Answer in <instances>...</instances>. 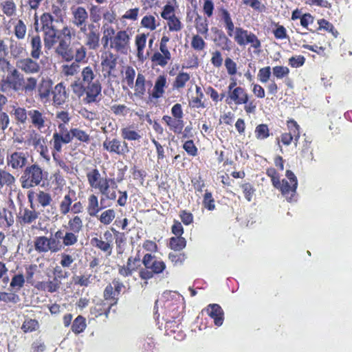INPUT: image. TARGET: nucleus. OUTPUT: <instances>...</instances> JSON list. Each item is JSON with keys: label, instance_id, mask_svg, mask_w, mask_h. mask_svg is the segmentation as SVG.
Segmentation results:
<instances>
[{"label": "nucleus", "instance_id": "473e14b6", "mask_svg": "<svg viewBox=\"0 0 352 352\" xmlns=\"http://www.w3.org/2000/svg\"><path fill=\"white\" fill-rule=\"evenodd\" d=\"M167 87V78L164 75H160L154 84L151 93H149L148 99L151 101L153 99H159L163 97L165 93V89Z\"/></svg>", "mask_w": 352, "mask_h": 352}, {"label": "nucleus", "instance_id": "69168bd1", "mask_svg": "<svg viewBox=\"0 0 352 352\" xmlns=\"http://www.w3.org/2000/svg\"><path fill=\"white\" fill-rule=\"evenodd\" d=\"M214 3L213 0H204L202 5V13L206 18L213 17L214 12Z\"/></svg>", "mask_w": 352, "mask_h": 352}, {"label": "nucleus", "instance_id": "ea45409f", "mask_svg": "<svg viewBox=\"0 0 352 352\" xmlns=\"http://www.w3.org/2000/svg\"><path fill=\"white\" fill-rule=\"evenodd\" d=\"M15 182L16 179L12 173L0 168V191L3 188H11Z\"/></svg>", "mask_w": 352, "mask_h": 352}, {"label": "nucleus", "instance_id": "c85d7f7f", "mask_svg": "<svg viewBox=\"0 0 352 352\" xmlns=\"http://www.w3.org/2000/svg\"><path fill=\"white\" fill-rule=\"evenodd\" d=\"M116 188L117 185L113 178L104 177L101 184L98 186L96 190H98L105 199L115 200L116 198V192L113 190L110 192V188Z\"/></svg>", "mask_w": 352, "mask_h": 352}, {"label": "nucleus", "instance_id": "bf43d9fd", "mask_svg": "<svg viewBox=\"0 0 352 352\" xmlns=\"http://www.w3.org/2000/svg\"><path fill=\"white\" fill-rule=\"evenodd\" d=\"M190 45L196 52H201L206 48V43L199 34H197L192 36Z\"/></svg>", "mask_w": 352, "mask_h": 352}, {"label": "nucleus", "instance_id": "864d4df0", "mask_svg": "<svg viewBox=\"0 0 352 352\" xmlns=\"http://www.w3.org/2000/svg\"><path fill=\"white\" fill-rule=\"evenodd\" d=\"M141 25L150 31H153L157 26L160 25V23L157 21L155 17L152 14L145 15L141 20Z\"/></svg>", "mask_w": 352, "mask_h": 352}, {"label": "nucleus", "instance_id": "603ef678", "mask_svg": "<svg viewBox=\"0 0 352 352\" xmlns=\"http://www.w3.org/2000/svg\"><path fill=\"white\" fill-rule=\"evenodd\" d=\"M25 281V276L22 273L14 274L12 277L10 287L12 290L19 292L23 287Z\"/></svg>", "mask_w": 352, "mask_h": 352}, {"label": "nucleus", "instance_id": "c9c22d12", "mask_svg": "<svg viewBox=\"0 0 352 352\" xmlns=\"http://www.w3.org/2000/svg\"><path fill=\"white\" fill-rule=\"evenodd\" d=\"M76 192L74 190H69L64 195L59 203V211L62 215H66L72 210V204L76 201Z\"/></svg>", "mask_w": 352, "mask_h": 352}, {"label": "nucleus", "instance_id": "680f3d73", "mask_svg": "<svg viewBox=\"0 0 352 352\" xmlns=\"http://www.w3.org/2000/svg\"><path fill=\"white\" fill-rule=\"evenodd\" d=\"M311 144V142L305 140L300 151V157L307 160H312L314 158Z\"/></svg>", "mask_w": 352, "mask_h": 352}, {"label": "nucleus", "instance_id": "3c124183", "mask_svg": "<svg viewBox=\"0 0 352 352\" xmlns=\"http://www.w3.org/2000/svg\"><path fill=\"white\" fill-rule=\"evenodd\" d=\"M39 328L40 324L37 320L28 318L23 321L21 329L24 333H28L36 331Z\"/></svg>", "mask_w": 352, "mask_h": 352}, {"label": "nucleus", "instance_id": "a211bd4d", "mask_svg": "<svg viewBox=\"0 0 352 352\" xmlns=\"http://www.w3.org/2000/svg\"><path fill=\"white\" fill-rule=\"evenodd\" d=\"M67 237H71L74 244L78 241L79 234L83 230V221L81 217L74 215L69 219L67 224L64 226Z\"/></svg>", "mask_w": 352, "mask_h": 352}, {"label": "nucleus", "instance_id": "9b49d317", "mask_svg": "<svg viewBox=\"0 0 352 352\" xmlns=\"http://www.w3.org/2000/svg\"><path fill=\"white\" fill-rule=\"evenodd\" d=\"M73 58L72 60H75L74 62L69 65H63L62 66V72L65 76H74L76 74L80 69L79 63L85 62L87 56V49L84 45H80L79 47L76 49L75 52L72 50Z\"/></svg>", "mask_w": 352, "mask_h": 352}, {"label": "nucleus", "instance_id": "052dcab7", "mask_svg": "<svg viewBox=\"0 0 352 352\" xmlns=\"http://www.w3.org/2000/svg\"><path fill=\"white\" fill-rule=\"evenodd\" d=\"M13 115L17 123L25 124L26 122L28 111L23 107H14Z\"/></svg>", "mask_w": 352, "mask_h": 352}, {"label": "nucleus", "instance_id": "f257e3e1", "mask_svg": "<svg viewBox=\"0 0 352 352\" xmlns=\"http://www.w3.org/2000/svg\"><path fill=\"white\" fill-rule=\"evenodd\" d=\"M40 20L41 30L44 33L45 47L50 49L58 41L55 52L63 60L67 62L72 61L73 54L71 41L74 36V34L72 32V28L65 25L58 31L54 24L56 19L50 12H44L41 14Z\"/></svg>", "mask_w": 352, "mask_h": 352}, {"label": "nucleus", "instance_id": "412c9836", "mask_svg": "<svg viewBox=\"0 0 352 352\" xmlns=\"http://www.w3.org/2000/svg\"><path fill=\"white\" fill-rule=\"evenodd\" d=\"M16 69L26 75L38 74L41 70V66L37 60L30 57L19 58L16 62Z\"/></svg>", "mask_w": 352, "mask_h": 352}, {"label": "nucleus", "instance_id": "ddd939ff", "mask_svg": "<svg viewBox=\"0 0 352 352\" xmlns=\"http://www.w3.org/2000/svg\"><path fill=\"white\" fill-rule=\"evenodd\" d=\"M58 131H55L52 135V138L50 143L52 146V153H61L63 144H67L71 141L67 126L58 125Z\"/></svg>", "mask_w": 352, "mask_h": 352}, {"label": "nucleus", "instance_id": "c756f323", "mask_svg": "<svg viewBox=\"0 0 352 352\" xmlns=\"http://www.w3.org/2000/svg\"><path fill=\"white\" fill-rule=\"evenodd\" d=\"M181 305L182 303L179 297L175 299L167 297L164 304L166 315L171 319L179 318Z\"/></svg>", "mask_w": 352, "mask_h": 352}, {"label": "nucleus", "instance_id": "2f4dec72", "mask_svg": "<svg viewBox=\"0 0 352 352\" xmlns=\"http://www.w3.org/2000/svg\"><path fill=\"white\" fill-rule=\"evenodd\" d=\"M53 81L50 78H43L38 85V96L41 101L50 100L53 91Z\"/></svg>", "mask_w": 352, "mask_h": 352}, {"label": "nucleus", "instance_id": "8fccbe9b", "mask_svg": "<svg viewBox=\"0 0 352 352\" xmlns=\"http://www.w3.org/2000/svg\"><path fill=\"white\" fill-rule=\"evenodd\" d=\"M11 56L14 58H22L27 54L26 49L23 45L18 42H12L10 45Z\"/></svg>", "mask_w": 352, "mask_h": 352}, {"label": "nucleus", "instance_id": "c03bdc74", "mask_svg": "<svg viewBox=\"0 0 352 352\" xmlns=\"http://www.w3.org/2000/svg\"><path fill=\"white\" fill-rule=\"evenodd\" d=\"M14 217L12 212L6 208L0 210V228L6 230L14 223Z\"/></svg>", "mask_w": 352, "mask_h": 352}, {"label": "nucleus", "instance_id": "cd10ccee", "mask_svg": "<svg viewBox=\"0 0 352 352\" xmlns=\"http://www.w3.org/2000/svg\"><path fill=\"white\" fill-rule=\"evenodd\" d=\"M218 16L219 22L226 30L228 36L232 37L236 28L230 12L221 7L218 9Z\"/></svg>", "mask_w": 352, "mask_h": 352}, {"label": "nucleus", "instance_id": "bb28decb", "mask_svg": "<svg viewBox=\"0 0 352 352\" xmlns=\"http://www.w3.org/2000/svg\"><path fill=\"white\" fill-rule=\"evenodd\" d=\"M105 198L101 197L99 202L98 197L94 194H90L87 197V212L90 217H98V214L107 206H103Z\"/></svg>", "mask_w": 352, "mask_h": 352}, {"label": "nucleus", "instance_id": "6e6d98bb", "mask_svg": "<svg viewBox=\"0 0 352 352\" xmlns=\"http://www.w3.org/2000/svg\"><path fill=\"white\" fill-rule=\"evenodd\" d=\"M98 221L104 226H108L116 217V212L113 209H107L96 217Z\"/></svg>", "mask_w": 352, "mask_h": 352}, {"label": "nucleus", "instance_id": "338daca9", "mask_svg": "<svg viewBox=\"0 0 352 352\" xmlns=\"http://www.w3.org/2000/svg\"><path fill=\"white\" fill-rule=\"evenodd\" d=\"M29 145H32L34 148H37L41 144L44 143L43 138L34 130L32 131L28 139Z\"/></svg>", "mask_w": 352, "mask_h": 352}, {"label": "nucleus", "instance_id": "4d7b16f0", "mask_svg": "<svg viewBox=\"0 0 352 352\" xmlns=\"http://www.w3.org/2000/svg\"><path fill=\"white\" fill-rule=\"evenodd\" d=\"M147 36L145 34H137L135 36V46L137 47V56L141 59L143 58L144 50L146 47Z\"/></svg>", "mask_w": 352, "mask_h": 352}, {"label": "nucleus", "instance_id": "9d476101", "mask_svg": "<svg viewBox=\"0 0 352 352\" xmlns=\"http://www.w3.org/2000/svg\"><path fill=\"white\" fill-rule=\"evenodd\" d=\"M234 41L239 46L250 45L254 50H258L261 47V43L257 36L248 30L241 27H236L232 36Z\"/></svg>", "mask_w": 352, "mask_h": 352}, {"label": "nucleus", "instance_id": "4468645a", "mask_svg": "<svg viewBox=\"0 0 352 352\" xmlns=\"http://www.w3.org/2000/svg\"><path fill=\"white\" fill-rule=\"evenodd\" d=\"M58 243L55 239L39 236L35 237L34 247L38 254H46L48 252L55 253L60 250L61 245Z\"/></svg>", "mask_w": 352, "mask_h": 352}, {"label": "nucleus", "instance_id": "72a5a7b5", "mask_svg": "<svg viewBox=\"0 0 352 352\" xmlns=\"http://www.w3.org/2000/svg\"><path fill=\"white\" fill-rule=\"evenodd\" d=\"M207 314L214 320L216 326L220 327L224 320V312L221 307L218 304H210L206 308Z\"/></svg>", "mask_w": 352, "mask_h": 352}, {"label": "nucleus", "instance_id": "393cba45", "mask_svg": "<svg viewBox=\"0 0 352 352\" xmlns=\"http://www.w3.org/2000/svg\"><path fill=\"white\" fill-rule=\"evenodd\" d=\"M31 209L20 207L16 215L18 223L21 226L30 225L34 223L39 217V212L36 211L31 204Z\"/></svg>", "mask_w": 352, "mask_h": 352}, {"label": "nucleus", "instance_id": "5701e85b", "mask_svg": "<svg viewBox=\"0 0 352 352\" xmlns=\"http://www.w3.org/2000/svg\"><path fill=\"white\" fill-rule=\"evenodd\" d=\"M87 30L81 32L85 36V45L89 50H96L100 46L99 27L94 23H89L87 27Z\"/></svg>", "mask_w": 352, "mask_h": 352}, {"label": "nucleus", "instance_id": "37998d69", "mask_svg": "<svg viewBox=\"0 0 352 352\" xmlns=\"http://www.w3.org/2000/svg\"><path fill=\"white\" fill-rule=\"evenodd\" d=\"M206 16L197 14L195 20V27L197 34L207 35L208 32V19Z\"/></svg>", "mask_w": 352, "mask_h": 352}, {"label": "nucleus", "instance_id": "7c9ffc66", "mask_svg": "<svg viewBox=\"0 0 352 352\" xmlns=\"http://www.w3.org/2000/svg\"><path fill=\"white\" fill-rule=\"evenodd\" d=\"M152 82L146 80L145 76L142 73H138L133 84L134 96L140 99H143L146 93V87L151 88Z\"/></svg>", "mask_w": 352, "mask_h": 352}, {"label": "nucleus", "instance_id": "39448f33", "mask_svg": "<svg viewBox=\"0 0 352 352\" xmlns=\"http://www.w3.org/2000/svg\"><path fill=\"white\" fill-rule=\"evenodd\" d=\"M266 175L270 178L272 186L280 192L288 202L294 200L298 187V179L292 170H286V179H283L282 181L280 180L278 173L273 167L266 170Z\"/></svg>", "mask_w": 352, "mask_h": 352}, {"label": "nucleus", "instance_id": "13d9d810", "mask_svg": "<svg viewBox=\"0 0 352 352\" xmlns=\"http://www.w3.org/2000/svg\"><path fill=\"white\" fill-rule=\"evenodd\" d=\"M170 59L171 56L161 54L160 52H155L151 58L153 63L162 67H165Z\"/></svg>", "mask_w": 352, "mask_h": 352}, {"label": "nucleus", "instance_id": "a19ab883", "mask_svg": "<svg viewBox=\"0 0 352 352\" xmlns=\"http://www.w3.org/2000/svg\"><path fill=\"white\" fill-rule=\"evenodd\" d=\"M69 135L71 137V141L74 139L79 141L82 143L88 144L91 141V137L85 131L82 130L79 128H71L68 130Z\"/></svg>", "mask_w": 352, "mask_h": 352}, {"label": "nucleus", "instance_id": "f3484780", "mask_svg": "<svg viewBox=\"0 0 352 352\" xmlns=\"http://www.w3.org/2000/svg\"><path fill=\"white\" fill-rule=\"evenodd\" d=\"M102 147L111 155L119 156H124L129 151L128 144L125 141L122 142L118 138L111 140L107 138L102 143Z\"/></svg>", "mask_w": 352, "mask_h": 352}, {"label": "nucleus", "instance_id": "6ab92c4d", "mask_svg": "<svg viewBox=\"0 0 352 352\" xmlns=\"http://www.w3.org/2000/svg\"><path fill=\"white\" fill-rule=\"evenodd\" d=\"M257 78L263 84H267L266 88L269 94L276 96L278 91V87L274 78H271V67L265 66L259 69Z\"/></svg>", "mask_w": 352, "mask_h": 352}, {"label": "nucleus", "instance_id": "de8ad7c7", "mask_svg": "<svg viewBox=\"0 0 352 352\" xmlns=\"http://www.w3.org/2000/svg\"><path fill=\"white\" fill-rule=\"evenodd\" d=\"M186 240L182 236H172L169 239L168 247L175 252H180L186 246Z\"/></svg>", "mask_w": 352, "mask_h": 352}, {"label": "nucleus", "instance_id": "aec40b11", "mask_svg": "<svg viewBox=\"0 0 352 352\" xmlns=\"http://www.w3.org/2000/svg\"><path fill=\"white\" fill-rule=\"evenodd\" d=\"M140 250H138L135 256L127 258L126 265H118V274L124 278L131 276L140 267Z\"/></svg>", "mask_w": 352, "mask_h": 352}, {"label": "nucleus", "instance_id": "423d86ee", "mask_svg": "<svg viewBox=\"0 0 352 352\" xmlns=\"http://www.w3.org/2000/svg\"><path fill=\"white\" fill-rule=\"evenodd\" d=\"M47 173L38 164H32L26 166L19 182L23 189H29L41 185L46 179Z\"/></svg>", "mask_w": 352, "mask_h": 352}, {"label": "nucleus", "instance_id": "e433bc0d", "mask_svg": "<svg viewBox=\"0 0 352 352\" xmlns=\"http://www.w3.org/2000/svg\"><path fill=\"white\" fill-rule=\"evenodd\" d=\"M86 177L89 186L94 189H96L104 179L96 167L87 168Z\"/></svg>", "mask_w": 352, "mask_h": 352}, {"label": "nucleus", "instance_id": "20e7f679", "mask_svg": "<svg viewBox=\"0 0 352 352\" xmlns=\"http://www.w3.org/2000/svg\"><path fill=\"white\" fill-rule=\"evenodd\" d=\"M111 284L106 286L103 292L104 300H100L90 309V314L95 318L105 316L108 318L111 307L118 301V296L124 287V284L118 278H114Z\"/></svg>", "mask_w": 352, "mask_h": 352}, {"label": "nucleus", "instance_id": "7ed1b4c3", "mask_svg": "<svg viewBox=\"0 0 352 352\" xmlns=\"http://www.w3.org/2000/svg\"><path fill=\"white\" fill-rule=\"evenodd\" d=\"M37 87V79L30 76L24 78L16 68H13L6 77L0 81V91L8 93L10 91H21L25 94H32Z\"/></svg>", "mask_w": 352, "mask_h": 352}, {"label": "nucleus", "instance_id": "774afa93", "mask_svg": "<svg viewBox=\"0 0 352 352\" xmlns=\"http://www.w3.org/2000/svg\"><path fill=\"white\" fill-rule=\"evenodd\" d=\"M2 11L8 16H12L16 12V7L12 0H6L1 3Z\"/></svg>", "mask_w": 352, "mask_h": 352}, {"label": "nucleus", "instance_id": "f8f14e48", "mask_svg": "<svg viewBox=\"0 0 352 352\" xmlns=\"http://www.w3.org/2000/svg\"><path fill=\"white\" fill-rule=\"evenodd\" d=\"M131 35L127 30L115 32L111 49L120 54L126 55L130 50Z\"/></svg>", "mask_w": 352, "mask_h": 352}, {"label": "nucleus", "instance_id": "4c0bfd02", "mask_svg": "<svg viewBox=\"0 0 352 352\" xmlns=\"http://www.w3.org/2000/svg\"><path fill=\"white\" fill-rule=\"evenodd\" d=\"M30 56L35 60H38L43 54L41 38L38 34L30 38Z\"/></svg>", "mask_w": 352, "mask_h": 352}, {"label": "nucleus", "instance_id": "49530a36", "mask_svg": "<svg viewBox=\"0 0 352 352\" xmlns=\"http://www.w3.org/2000/svg\"><path fill=\"white\" fill-rule=\"evenodd\" d=\"M86 327V318L84 316L79 315L73 320L71 326V330L74 334L78 335L84 332Z\"/></svg>", "mask_w": 352, "mask_h": 352}, {"label": "nucleus", "instance_id": "f704fd0d", "mask_svg": "<svg viewBox=\"0 0 352 352\" xmlns=\"http://www.w3.org/2000/svg\"><path fill=\"white\" fill-rule=\"evenodd\" d=\"M28 117L32 125L38 130L45 127L47 118L43 111L38 109H31L28 111Z\"/></svg>", "mask_w": 352, "mask_h": 352}, {"label": "nucleus", "instance_id": "e2e57ef3", "mask_svg": "<svg viewBox=\"0 0 352 352\" xmlns=\"http://www.w3.org/2000/svg\"><path fill=\"white\" fill-rule=\"evenodd\" d=\"M255 135L258 140H265L270 137V129L266 124H260L256 126Z\"/></svg>", "mask_w": 352, "mask_h": 352}, {"label": "nucleus", "instance_id": "58836bf2", "mask_svg": "<svg viewBox=\"0 0 352 352\" xmlns=\"http://www.w3.org/2000/svg\"><path fill=\"white\" fill-rule=\"evenodd\" d=\"M121 137L124 140L139 141L142 136L138 130L135 129L133 125H129L123 127L120 130Z\"/></svg>", "mask_w": 352, "mask_h": 352}, {"label": "nucleus", "instance_id": "a878e982", "mask_svg": "<svg viewBox=\"0 0 352 352\" xmlns=\"http://www.w3.org/2000/svg\"><path fill=\"white\" fill-rule=\"evenodd\" d=\"M72 14L73 16L72 23L77 28H80V32H85L87 29V21L89 15L86 9L83 7L78 6L76 8H72Z\"/></svg>", "mask_w": 352, "mask_h": 352}, {"label": "nucleus", "instance_id": "dca6fc26", "mask_svg": "<svg viewBox=\"0 0 352 352\" xmlns=\"http://www.w3.org/2000/svg\"><path fill=\"white\" fill-rule=\"evenodd\" d=\"M104 239L100 237H93L91 239V245L96 249L104 252L107 256H110L112 254L113 250V237L111 232L109 230H106L103 233Z\"/></svg>", "mask_w": 352, "mask_h": 352}, {"label": "nucleus", "instance_id": "f03ea898", "mask_svg": "<svg viewBox=\"0 0 352 352\" xmlns=\"http://www.w3.org/2000/svg\"><path fill=\"white\" fill-rule=\"evenodd\" d=\"M80 78L73 81L70 85L73 94L85 104H97L101 100L102 85L96 78V74L90 65L82 68Z\"/></svg>", "mask_w": 352, "mask_h": 352}, {"label": "nucleus", "instance_id": "0e129e2a", "mask_svg": "<svg viewBox=\"0 0 352 352\" xmlns=\"http://www.w3.org/2000/svg\"><path fill=\"white\" fill-rule=\"evenodd\" d=\"M36 200L42 207L45 208L51 204L52 198L50 193L40 190L36 194Z\"/></svg>", "mask_w": 352, "mask_h": 352}, {"label": "nucleus", "instance_id": "a18cd8bd", "mask_svg": "<svg viewBox=\"0 0 352 352\" xmlns=\"http://www.w3.org/2000/svg\"><path fill=\"white\" fill-rule=\"evenodd\" d=\"M286 125L288 130L287 133L294 138V143L296 145L300 136V125L294 119L287 120Z\"/></svg>", "mask_w": 352, "mask_h": 352}, {"label": "nucleus", "instance_id": "1a4fd4ad", "mask_svg": "<svg viewBox=\"0 0 352 352\" xmlns=\"http://www.w3.org/2000/svg\"><path fill=\"white\" fill-rule=\"evenodd\" d=\"M172 116L165 115L162 120L165 122L169 130L175 134H180L184 127V112L182 104H175L171 108Z\"/></svg>", "mask_w": 352, "mask_h": 352}, {"label": "nucleus", "instance_id": "5fc2aeb1", "mask_svg": "<svg viewBox=\"0 0 352 352\" xmlns=\"http://www.w3.org/2000/svg\"><path fill=\"white\" fill-rule=\"evenodd\" d=\"M289 72V69L286 66L276 65L271 68V74H272L273 78L277 80L287 78Z\"/></svg>", "mask_w": 352, "mask_h": 352}, {"label": "nucleus", "instance_id": "4be33fe9", "mask_svg": "<svg viewBox=\"0 0 352 352\" xmlns=\"http://www.w3.org/2000/svg\"><path fill=\"white\" fill-rule=\"evenodd\" d=\"M52 102L56 107H62L69 100V92L63 82L56 84L52 93Z\"/></svg>", "mask_w": 352, "mask_h": 352}, {"label": "nucleus", "instance_id": "09e8293b", "mask_svg": "<svg viewBox=\"0 0 352 352\" xmlns=\"http://www.w3.org/2000/svg\"><path fill=\"white\" fill-rule=\"evenodd\" d=\"M190 78V76L188 73L179 72L173 82V88L177 90L184 88Z\"/></svg>", "mask_w": 352, "mask_h": 352}, {"label": "nucleus", "instance_id": "2eb2a0df", "mask_svg": "<svg viewBox=\"0 0 352 352\" xmlns=\"http://www.w3.org/2000/svg\"><path fill=\"white\" fill-rule=\"evenodd\" d=\"M118 56L109 50L102 53L101 67L104 77H114V72L116 71Z\"/></svg>", "mask_w": 352, "mask_h": 352}, {"label": "nucleus", "instance_id": "0eeeda50", "mask_svg": "<svg viewBox=\"0 0 352 352\" xmlns=\"http://www.w3.org/2000/svg\"><path fill=\"white\" fill-rule=\"evenodd\" d=\"M236 80L233 79L228 87V98L236 105L244 104V110L247 114L254 113L256 104L254 100H249V94L244 87L236 86Z\"/></svg>", "mask_w": 352, "mask_h": 352}, {"label": "nucleus", "instance_id": "79ce46f5", "mask_svg": "<svg viewBox=\"0 0 352 352\" xmlns=\"http://www.w3.org/2000/svg\"><path fill=\"white\" fill-rule=\"evenodd\" d=\"M112 231L116 234V254L118 258H122V254L125 251V243L126 237L124 232H119L114 228H112Z\"/></svg>", "mask_w": 352, "mask_h": 352}, {"label": "nucleus", "instance_id": "b1692460", "mask_svg": "<svg viewBox=\"0 0 352 352\" xmlns=\"http://www.w3.org/2000/svg\"><path fill=\"white\" fill-rule=\"evenodd\" d=\"M28 162V153L23 151H14L7 156V165L14 170L25 168Z\"/></svg>", "mask_w": 352, "mask_h": 352}, {"label": "nucleus", "instance_id": "6e6552de", "mask_svg": "<svg viewBox=\"0 0 352 352\" xmlns=\"http://www.w3.org/2000/svg\"><path fill=\"white\" fill-rule=\"evenodd\" d=\"M142 263L144 267L139 270V277L142 280L151 279L155 274L162 273L166 267L163 261L157 258L155 255L150 253L144 255Z\"/></svg>", "mask_w": 352, "mask_h": 352}]
</instances>
